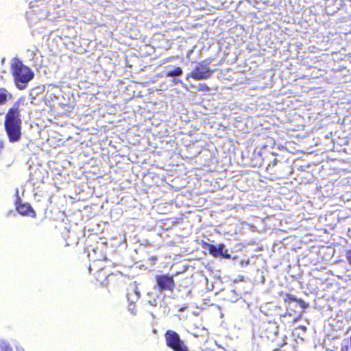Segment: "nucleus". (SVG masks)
Here are the masks:
<instances>
[{
  "instance_id": "obj_1",
  "label": "nucleus",
  "mask_w": 351,
  "mask_h": 351,
  "mask_svg": "<svg viewBox=\"0 0 351 351\" xmlns=\"http://www.w3.org/2000/svg\"><path fill=\"white\" fill-rule=\"evenodd\" d=\"M19 106V104H15L5 116V129L9 141L12 143L19 141L21 136V119Z\"/></svg>"
},
{
  "instance_id": "obj_2",
  "label": "nucleus",
  "mask_w": 351,
  "mask_h": 351,
  "mask_svg": "<svg viewBox=\"0 0 351 351\" xmlns=\"http://www.w3.org/2000/svg\"><path fill=\"white\" fill-rule=\"evenodd\" d=\"M11 71L16 85L20 90L25 88L26 84L32 80L34 75L31 69L19 60L12 64Z\"/></svg>"
},
{
  "instance_id": "obj_3",
  "label": "nucleus",
  "mask_w": 351,
  "mask_h": 351,
  "mask_svg": "<svg viewBox=\"0 0 351 351\" xmlns=\"http://www.w3.org/2000/svg\"><path fill=\"white\" fill-rule=\"evenodd\" d=\"M210 62L211 60L209 59L204 60L194 68L186 78L191 77L196 80L208 79L213 73V71L208 68Z\"/></svg>"
},
{
  "instance_id": "obj_4",
  "label": "nucleus",
  "mask_w": 351,
  "mask_h": 351,
  "mask_svg": "<svg viewBox=\"0 0 351 351\" xmlns=\"http://www.w3.org/2000/svg\"><path fill=\"white\" fill-rule=\"evenodd\" d=\"M165 337L167 346L173 351H188L187 346L180 339L176 332L169 330L165 332Z\"/></svg>"
},
{
  "instance_id": "obj_5",
  "label": "nucleus",
  "mask_w": 351,
  "mask_h": 351,
  "mask_svg": "<svg viewBox=\"0 0 351 351\" xmlns=\"http://www.w3.org/2000/svg\"><path fill=\"white\" fill-rule=\"evenodd\" d=\"M201 245L202 247L204 250H208L209 254L213 257L222 256L226 258H230L231 256L230 254L228 253V250H226L225 252H223V250L225 248V245L223 243H220L216 246L202 241Z\"/></svg>"
},
{
  "instance_id": "obj_6",
  "label": "nucleus",
  "mask_w": 351,
  "mask_h": 351,
  "mask_svg": "<svg viewBox=\"0 0 351 351\" xmlns=\"http://www.w3.org/2000/svg\"><path fill=\"white\" fill-rule=\"evenodd\" d=\"M158 289L160 291H173L176 283L173 276L169 275H158L156 276Z\"/></svg>"
},
{
  "instance_id": "obj_7",
  "label": "nucleus",
  "mask_w": 351,
  "mask_h": 351,
  "mask_svg": "<svg viewBox=\"0 0 351 351\" xmlns=\"http://www.w3.org/2000/svg\"><path fill=\"white\" fill-rule=\"evenodd\" d=\"M15 207L16 211L23 216H29L33 218L36 217V213L30 204L27 203L23 204L21 199L18 194L16 195Z\"/></svg>"
},
{
  "instance_id": "obj_8",
  "label": "nucleus",
  "mask_w": 351,
  "mask_h": 351,
  "mask_svg": "<svg viewBox=\"0 0 351 351\" xmlns=\"http://www.w3.org/2000/svg\"><path fill=\"white\" fill-rule=\"evenodd\" d=\"M284 301L287 305H290L292 302H296L301 308L306 309L308 307V304L304 300L300 298H297L291 293H285L284 296Z\"/></svg>"
},
{
  "instance_id": "obj_9",
  "label": "nucleus",
  "mask_w": 351,
  "mask_h": 351,
  "mask_svg": "<svg viewBox=\"0 0 351 351\" xmlns=\"http://www.w3.org/2000/svg\"><path fill=\"white\" fill-rule=\"evenodd\" d=\"M12 98V95L5 88H0V105L6 104L8 100Z\"/></svg>"
},
{
  "instance_id": "obj_10",
  "label": "nucleus",
  "mask_w": 351,
  "mask_h": 351,
  "mask_svg": "<svg viewBox=\"0 0 351 351\" xmlns=\"http://www.w3.org/2000/svg\"><path fill=\"white\" fill-rule=\"evenodd\" d=\"M182 74V69L180 66L174 68L171 71H169L167 73V77H178Z\"/></svg>"
},
{
  "instance_id": "obj_11",
  "label": "nucleus",
  "mask_w": 351,
  "mask_h": 351,
  "mask_svg": "<svg viewBox=\"0 0 351 351\" xmlns=\"http://www.w3.org/2000/svg\"><path fill=\"white\" fill-rule=\"evenodd\" d=\"M198 90L200 91L208 92L210 89L207 84H200Z\"/></svg>"
},
{
  "instance_id": "obj_12",
  "label": "nucleus",
  "mask_w": 351,
  "mask_h": 351,
  "mask_svg": "<svg viewBox=\"0 0 351 351\" xmlns=\"http://www.w3.org/2000/svg\"><path fill=\"white\" fill-rule=\"evenodd\" d=\"M101 273H102L101 271H99V272L97 273V277H96L97 280L99 281L100 282H103V280H104L102 278H100V276H100V274H101Z\"/></svg>"
},
{
  "instance_id": "obj_13",
  "label": "nucleus",
  "mask_w": 351,
  "mask_h": 351,
  "mask_svg": "<svg viewBox=\"0 0 351 351\" xmlns=\"http://www.w3.org/2000/svg\"><path fill=\"white\" fill-rule=\"evenodd\" d=\"M347 259H348L349 264L351 265V252H350L347 254Z\"/></svg>"
},
{
  "instance_id": "obj_14",
  "label": "nucleus",
  "mask_w": 351,
  "mask_h": 351,
  "mask_svg": "<svg viewBox=\"0 0 351 351\" xmlns=\"http://www.w3.org/2000/svg\"><path fill=\"white\" fill-rule=\"evenodd\" d=\"M4 147V143H3V141L0 140V152H1V150L3 149Z\"/></svg>"
},
{
  "instance_id": "obj_15",
  "label": "nucleus",
  "mask_w": 351,
  "mask_h": 351,
  "mask_svg": "<svg viewBox=\"0 0 351 351\" xmlns=\"http://www.w3.org/2000/svg\"><path fill=\"white\" fill-rule=\"evenodd\" d=\"M104 280H106V274H104Z\"/></svg>"
}]
</instances>
